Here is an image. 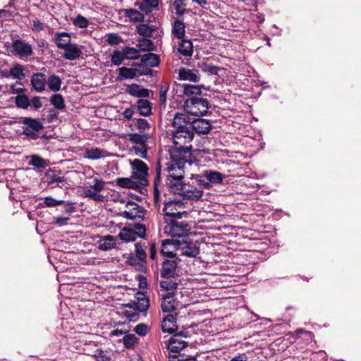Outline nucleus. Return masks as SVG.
<instances>
[{
  "instance_id": "f257e3e1",
  "label": "nucleus",
  "mask_w": 361,
  "mask_h": 361,
  "mask_svg": "<svg viewBox=\"0 0 361 361\" xmlns=\"http://www.w3.org/2000/svg\"><path fill=\"white\" fill-rule=\"evenodd\" d=\"M194 133L191 128L173 130L172 140L176 149L170 150V158L166 163V183L174 191L179 190L183 186L184 178V166L187 160L190 145H188L193 140Z\"/></svg>"
},
{
  "instance_id": "f03ea898",
  "label": "nucleus",
  "mask_w": 361,
  "mask_h": 361,
  "mask_svg": "<svg viewBox=\"0 0 361 361\" xmlns=\"http://www.w3.org/2000/svg\"><path fill=\"white\" fill-rule=\"evenodd\" d=\"M184 110L193 116H204L208 111V102L205 99L191 97L184 102Z\"/></svg>"
},
{
  "instance_id": "7ed1b4c3",
  "label": "nucleus",
  "mask_w": 361,
  "mask_h": 361,
  "mask_svg": "<svg viewBox=\"0 0 361 361\" xmlns=\"http://www.w3.org/2000/svg\"><path fill=\"white\" fill-rule=\"evenodd\" d=\"M164 212L167 217L172 218L171 220L180 219L187 217L188 213L185 210V203L180 200H173L165 204Z\"/></svg>"
},
{
  "instance_id": "20e7f679",
  "label": "nucleus",
  "mask_w": 361,
  "mask_h": 361,
  "mask_svg": "<svg viewBox=\"0 0 361 361\" xmlns=\"http://www.w3.org/2000/svg\"><path fill=\"white\" fill-rule=\"evenodd\" d=\"M105 186V182L97 178H93V183L90 184L89 186L85 187L82 191V195L85 197H89L96 202H102L104 196L99 194Z\"/></svg>"
},
{
  "instance_id": "39448f33",
  "label": "nucleus",
  "mask_w": 361,
  "mask_h": 361,
  "mask_svg": "<svg viewBox=\"0 0 361 361\" xmlns=\"http://www.w3.org/2000/svg\"><path fill=\"white\" fill-rule=\"evenodd\" d=\"M132 166L131 178L137 180V182L142 185L147 184V176L148 175V167L142 161L135 159L130 161Z\"/></svg>"
},
{
  "instance_id": "423d86ee",
  "label": "nucleus",
  "mask_w": 361,
  "mask_h": 361,
  "mask_svg": "<svg viewBox=\"0 0 361 361\" xmlns=\"http://www.w3.org/2000/svg\"><path fill=\"white\" fill-rule=\"evenodd\" d=\"M149 138L147 135H140L137 133H131L128 135V140L134 144L133 150L135 154L141 157L145 158L147 154V140Z\"/></svg>"
},
{
  "instance_id": "0eeeda50",
  "label": "nucleus",
  "mask_w": 361,
  "mask_h": 361,
  "mask_svg": "<svg viewBox=\"0 0 361 361\" xmlns=\"http://www.w3.org/2000/svg\"><path fill=\"white\" fill-rule=\"evenodd\" d=\"M23 134L30 139L38 138V133L43 128L42 123L37 119L31 118H23Z\"/></svg>"
},
{
  "instance_id": "6e6552de",
  "label": "nucleus",
  "mask_w": 361,
  "mask_h": 361,
  "mask_svg": "<svg viewBox=\"0 0 361 361\" xmlns=\"http://www.w3.org/2000/svg\"><path fill=\"white\" fill-rule=\"evenodd\" d=\"M13 48L21 59L27 57L32 54V48L31 45L23 40H15L13 42Z\"/></svg>"
},
{
  "instance_id": "1a4fd4ad",
  "label": "nucleus",
  "mask_w": 361,
  "mask_h": 361,
  "mask_svg": "<svg viewBox=\"0 0 361 361\" xmlns=\"http://www.w3.org/2000/svg\"><path fill=\"white\" fill-rule=\"evenodd\" d=\"M178 249L183 255L190 257H195L200 252L199 247L192 242H178Z\"/></svg>"
},
{
  "instance_id": "9d476101",
  "label": "nucleus",
  "mask_w": 361,
  "mask_h": 361,
  "mask_svg": "<svg viewBox=\"0 0 361 361\" xmlns=\"http://www.w3.org/2000/svg\"><path fill=\"white\" fill-rule=\"evenodd\" d=\"M190 124V119L186 114L176 113L174 115L172 123L174 130L191 128Z\"/></svg>"
},
{
  "instance_id": "9b49d317",
  "label": "nucleus",
  "mask_w": 361,
  "mask_h": 361,
  "mask_svg": "<svg viewBox=\"0 0 361 361\" xmlns=\"http://www.w3.org/2000/svg\"><path fill=\"white\" fill-rule=\"evenodd\" d=\"M165 183H166L165 182ZM166 185H167L171 189V190L175 193L176 192H177V193L182 192V195L184 199L191 200V201L199 200L202 197V195H203L202 190L200 189H198L197 188H193L191 189L183 190V185L182 188L179 190L174 191L169 187V185H168L167 184H166Z\"/></svg>"
},
{
  "instance_id": "f8f14e48",
  "label": "nucleus",
  "mask_w": 361,
  "mask_h": 361,
  "mask_svg": "<svg viewBox=\"0 0 361 361\" xmlns=\"http://www.w3.org/2000/svg\"><path fill=\"white\" fill-rule=\"evenodd\" d=\"M62 50L63 51V57L69 61H74L78 59L82 54V50L80 47L72 42Z\"/></svg>"
},
{
  "instance_id": "ddd939ff",
  "label": "nucleus",
  "mask_w": 361,
  "mask_h": 361,
  "mask_svg": "<svg viewBox=\"0 0 361 361\" xmlns=\"http://www.w3.org/2000/svg\"><path fill=\"white\" fill-rule=\"evenodd\" d=\"M187 345L188 342L183 340L181 336L175 335L169 340L168 348L171 353L176 355V353H178L180 350L185 348Z\"/></svg>"
},
{
  "instance_id": "4468645a",
  "label": "nucleus",
  "mask_w": 361,
  "mask_h": 361,
  "mask_svg": "<svg viewBox=\"0 0 361 361\" xmlns=\"http://www.w3.org/2000/svg\"><path fill=\"white\" fill-rule=\"evenodd\" d=\"M178 241L173 240H165L161 245V253L163 256L173 258L176 255L178 249Z\"/></svg>"
},
{
  "instance_id": "2eb2a0df",
  "label": "nucleus",
  "mask_w": 361,
  "mask_h": 361,
  "mask_svg": "<svg viewBox=\"0 0 361 361\" xmlns=\"http://www.w3.org/2000/svg\"><path fill=\"white\" fill-rule=\"evenodd\" d=\"M191 130L199 134H207L211 129V124L208 120L199 118L191 122Z\"/></svg>"
},
{
  "instance_id": "dca6fc26",
  "label": "nucleus",
  "mask_w": 361,
  "mask_h": 361,
  "mask_svg": "<svg viewBox=\"0 0 361 361\" xmlns=\"http://www.w3.org/2000/svg\"><path fill=\"white\" fill-rule=\"evenodd\" d=\"M123 216L128 219H135L136 217H140V206L133 201H127L126 203V209L123 211Z\"/></svg>"
},
{
  "instance_id": "f3484780",
  "label": "nucleus",
  "mask_w": 361,
  "mask_h": 361,
  "mask_svg": "<svg viewBox=\"0 0 361 361\" xmlns=\"http://www.w3.org/2000/svg\"><path fill=\"white\" fill-rule=\"evenodd\" d=\"M203 176L208 180V182L203 183L204 188H209L211 184H219L221 183L224 176L220 172L216 171H205Z\"/></svg>"
},
{
  "instance_id": "a211bd4d",
  "label": "nucleus",
  "mask_w": 361,
  "mask_h": 361,
  "mask_svg": "<svg viewBox=\"0 0 361 361\" xmlns=\"http://www.w3.org/2000/svg\"><path fill=\"white\" fill-rule=\"evenodd\" d=\"M178 262L174 257L166 260L162 265L161 275L164 278H170L173 276Z\"/></svg>"
},
{
  "instance_id": "6ab92c4d",
  "label": "nucleus",
  "mask_w": 361,
  "mask_h": 361,
  "mask_svg": "<svg viewBox=\"0 0 361 361\" xmlns=\"http://www.w3.org/2000/svg\"><path fill=\"white\" fill-rule=\"evenodd\" d=\"M170 233L172 236L182 237L188 232V225L183 222L177 223L175 220H171Z\"/></svg>"
},
{
  "instance_id": "aec40b11",
  "label": "nucleus",
  "mask_w": 361,
  "mask_h": 361,
  "mask_svg": "<svg viewBox=\"0 0 361 361\" xmlns=\"http://www.w3.org/2000/svg\"><path fill=\"white\" fill-rule=\"evenodd\" d=\"M54 41L59 49H63L71 42V37L66 32H57L54 35Z\"/></svg>"
},
{
  "instance_id": "412c9836",
  "label": "nucleus",
  "mask_w": 361,
  "mask_h": 361,
  "mask_svg": "<svg viewBox=\"0 0 361 361\" xmlns=\"http://www.w3.org/2000/svg\"><path fill=\"white\" fill-rule=\"evenodd\" d=\"M179 78L183 80H188L191 82H198L200 80V75L197 70L182 68L178 72Z\"/></svg>"
},
{
  "instance_id": "4be33fe9",
  "label": "nucleus",
  "mask_w": 361,
  "mask_h": 361,
  "mask_svg": "<svg viewBox=\"0 0 361 361\" xmlns=\"http://www.w3.org/2000/svg\"><path fill=\"white\" fill-rule=\"evenodd\" d=\"M126 91L130 95L135 97L147 98L149 97V90L143 88L137 84L128 85Z\"/></svg>"
},
{
  "instance_id": "5701e85b",
  "label": "nucleus",
  "mask_w": 361,
  "mask_h": 361,
  "mask_svg": "<svg viewBox=\"0 0 361 361\" xmlns=\"http://www.w3.org/2000/svg\"><path fill=\"white\" fill-rule=\"evenodd\" d=\"M178 52L184 56H190L193 53V46L190 40L180 39L177 44Z\"/></svg>"
},
{
  "instance_id": "b1692460",
  "label": "nucleus",
  "mask_w": 361,
  "mask_h": 361,
  "mask_svg": "<svg viewBox=\"0 0 361 361\" xmlns=\"http://www.w3.org/2000/svg\"><path fill=\"white\" fill-rule=\"evenodd\" d=\"M164 185L161 182V167L158 166L156 168V176L154 180V192H153V198L156 204H158L159 196H160V190L161 188Z\"/></svg>"
},
{
  "instance_id": "393cba45",
  "label": "nucleus",
  "mask_w": 361,
  "mask_h": 361,
  "mask_svg": "<svg viewBox=\"0 0 361 361\" xmlns=\"http://www.w3.org/2000/svg\"><path fill=\"white\" fill-rule=\"evenodd\" d=\"M161 328L164 332L174 333L177 330L175 317L172 314L167 315L162 321Z\"/></svg>"
},
{
  "instance_id": "a878e982",
  "label": "nucleus",
  "mask_w": 361,
  "mask_h": 361,
  "mask_svg": "<svg viewBox=\"0 0 361 361\" xmlns=\"http://www.w3.org/2000/svg\"><path fill=\"white\" fill-rule=\"evenodd\" d=\"M161 310L165 312H170L176 307V302L173 298V295L169 293L162 297Z\"/></svg>"
},
{
  "instance_id": "bb28decb",
  "label": "nucleus",
  "mask_w": 361,
  "mask_h": 361,
  "mask_svg": "<svg viewBox=\"0 0 361 361\" xmlns=\"http://www.w3.org/2000/svg\"><path fill=\"white\" fill-rule=\"evenodd\" d=\"M31 83L33 88L39 92L44 90L46 78L45 75L42 73L34 74L31 78Z\"/></svg>"
},
{
  "instance_id": "cd10ccee",
  "label": "nucleus",
  "mask_w": 361,
  "mask_h": 361,
  "mask_svg": "<svg viewBox=\"0 0 361 361\" xmlns=\"http://www.w3.org/2000/svg\"><path fill=\"white\" fill-rule=\"evenodd\" d=\"M116 245V239L112 235H106L99 241V249L101 250H109Z\"/></svg>"
},
{
  "instance_id": "c85d7f7f",
  "label": "nucleus",
  "mask_w": 361,
  "mask_h": 361,
  "mask_svg": "<svg viewBox=\"0 0 361 361\" xmlns=\"http://www.w3.org/2000/svg\"><path fill=\"white\" fill-rule=\"evenodd\" d=\"M137 108L140 115L148 116L152 113L151 103L147 100L140 99L137 102Z\"/></svg>"
},
{
  "instance_id": "c756f323",
  "label": "nucleus",
  "mask_w": 361,
  "mask_h": 361,
  "mask_svg": "<svg viewBox=\"0 0 361 361\" xmlns=\"http://www.w3.org/2000/svg\"><path fill=\"white\" fill-rule=\"evenodd\" d=\"M185 26L184 23L180 20H176L173 24L172 34L178 39H183L185 33Z\"/></svg>"
},
{
  "instance_id": "7c9ffc66",
  "label": "nucleus",
  "mask_w": 361,
  "mask_h": 361,
  "mask_svg": "<svg viewBox=\"0 0 361 361\" xmlns=\"http://www.w3.org/2000/svg\"><path fill=\"white\" fill-rule=\"evenodd\" d=\"M125 17L129 18L130 21L140 22L144 20V16L137 10L133 8L124 9L122 11Z\"/></svg>"
},
{
  "instance_id": "2f4dec72",
  "label": "nucleus",
  "mask_w": 361,
  "mask_h": 361,
  "mask_svg": "<svg viewBox=\"0 0 361 361\" xmlns=\"http://www.w3.org/2000/svg\"><path fill=\"white\" fill-rule=\"evenodd\" d=\"M118 236L121 240L126 242H130L136 240L137 233L131 228H124L120 231Z\"/></svg>"
},
{
  "instance_id": "473e14b6",
  "label": "nucleus",
  "mask_w": 361,
  "mask_h": 361,
  "mask_svg": "<svg viewBox=\"0 0 361 361\" xmlns=\"http://www.w3.org/2000/svg\"><path fill=\"white\" fill-rule=\"evenodd\" d=\"M106 156V152L97 147H92L86 150L85 158L90 159H98Z\"/></svg>"
},
{
  "instance_id": "72a5a7b5",
  "label": "nucleus",
  "mask_w": 361,
  "mask_h": 361,
  "mask_svg": "<svg viewBox=\"0 0 361 361\" xmlns=\"http://www.w3.org/2000/svg\"><path fill=\"white\" fill-rule=\"evenodd\" d=\"M139 8L145 13H150L154 8L158 6V0H143L137 4Z\"/></svg>"
},
{
  "instance_id": "f704fd0d",
  "label": "nucleus",
  "mask_w": 361,
  "mask_h": 361,
  "mask_svg": "<svg viewBox=\"0 0 361 361\" xmlns=\"http://www.w3.org/2000/svg\"><path fill=\"white\" fill-rule=\"evenodd\" d=\"M116 184L124 188H135L140 185L137 180H133L132 178H119L116 179Z\"/></svg>"
},
{
  "instance_id": "c9c22d12",
  "label": "nucleus",
  "mask_w": 361,
  "mask_h": 361,
  "mask_svg": "<svg viewBox=\"0 0 361 361\" xmlns=\"http://www.w3.org/2000/svg\"><path fill=\"white\" fill-rule=\"evenodd\" d=\"M137 302L135 303L136 309L140 312L146 311L149 306L148 299L146 298L145 296L141 293H137Z\"/></svg>"
},
{
  "instance_id": "e433bc0d",
  "label": "nucleus",
  "mask_w": 361,
  "mask_h": 361,
  "mask_svg": "<svg viewBox=\"0 0 361 361\" xmlns=\"http://www.w3.org/2000/svg\"><path fill=\"white\" fill-rule=\"evenodd\" d=\"M142 61L151 67H155L159 63V58L158 55L149 53L142 56Z\"/></svg>"
},
{
  "instance_id": "4c0bfd02",
  "label": "nucleus",
  "mask_w": 361,
  "mask_h": 361,
  "mask_svg": "<svg viewBox=\"0 0 361 361\" xmlns=\"http://www.w3.org/2000/svg\"><path fill=\"white\" fill-rule=\"evenodd\" d=\"M47 85L51 90L54 92H57L61 88V80L59 77L55 75H51L49 77L47 80Z\"/></svg>"
},
{
  "instance_id": "58836bf2",
  "label": "nucleus",
  "mask_w": 361,
  "mask_h": 361,
  "mask_svg": "<svg viewBox=\"0 0 361 361\" xmlns=\"http://www.w3.org/2000/svg\"><path fill=\"white\" fill-rule=\"evenodd\" d=\"M137 46L142 51H149L154 49V44L151 39L142 37L138 39Z\"/></svg>"
},
{
  "instance_id": "ea45409f",
  "label": "nucleus",
  "mask_w": 361,
  "mask_h": 361,
  "mask_svg": "<svg viewBox=\"0 0 361 361\" xmlns=\"http://www.w3.org/2000/svg\"><path fill=\"white\" fill-rule=\"evenodd\" d=\"M10 74L15 79H23L25 77L23 66L19 63H16L11 68Z\"/></svg>"
},
{
  "instance_id": "a19ab883",
  "label": "nucleus",
  "mask_w": 361,
  "mask_h": 361,
  "mask_svg": "<svg viewBox=\"0 0 361 361\" xmlns=\"http://www.w3.org/2000/svg\"><path fill=\"white\" fill-rule=\"evenodd\" d=\"M27 159H30L29 165L33 166L38 169H44L47 166L45 160L37 155H31L27 157Z\"/></svg>"
},
{
  "instance_id": "79ce46f5",
  "label": "nucleus",
  "mask_w": 361,
  "mask_h": 361,
  "mask_svg": "<svg viewBox=\"0 0 361 361\" xmlns=\"http://www.w3.org/2000/svg\"><path fill=\"white\" fill-rule=\"evenodd\" d=\"M51 104L57 109L61 110L65 108V102L63 97L59 94H55L50 98Z\"/></svg>"
},
{
  "instance_id": "37998d69",
  "label": "nucleus",
  "mask_w": 361,
  "mask_h": 361,
  "mask_svg": "<svg viewBox=\"0 0 361 361\" xmlns=\"http://www.w3.org/2000/svg\"><path fill=\"white\" fill-rule=\"evenodd\" d=\"M125 55V58L127 59H137L139 58V50L135 48L125 47L122 49Z\"/></svg>"
},
{
  "instance_id": "c03bdc74",
  "label": "nucleus",
  "mask_w": 361,
  "mask_h": 361,
  "mask_svg": "<svg viewBox=\"0 0 361 361\" xmlns=\"http://www.w3.org/2000/svg\"><path fill=\"white\" fill-rule=\"evenodd\" d=\"M199 68L204 72L209 73L213 75H217L219 68L207 61H203L199 64Z\"/></svg>"
},
{
  "instance_id": "a18cd8bd",
  "label": "nucleus",
  "mask_w": 361,
  "mask_h": 361,
  "mask_svg": "<svg viewBox=\"0 0 361 361\" xmlns=\"http://www.w3.org/2000/svg\"><path fill=\"white\" fill-rule=\"evenodd\" d=\"M125 55L122 50H115L111 54V61L114 65L118 66L122 63L125 59Z\"/></svg>"
},
{
  "instance_id": "49530a36",
  "label": "nucleus",
  "mask_w": 361,
  "mask_h": 361,
  "mask_svg": "<svg viewBox=\"0 0 361 361\" xmlns=\"http://www.w3.org/2000/svg\"><path fill=\"white\" fill-rule=\"evenodd\" d=\"M183 92L187 96L197 95L200 94L201 89L197 85H184Z\"/></svg>"
},
{
  "instance_id": "de8ad7c7",
  "label": "nucleus",
  "mask_w": 361,
  "mask_h": 361,
  "mask_svg": "<svg viewBox=\"0 0 361 361\" xmlns=\"http://www.w3.org/2000/svg\"><path fill=\"white\" fill-rule=\"evenodd\" d=\"M73 23L75 27L80 28H85L88 26L89 21L84 16L78 15L74 19H73Z\"/></svg>"
},
{
  "instance_id": "09e8293b",
  "label": "nucleus",
  "mask_w": 361,
  "mask_h": 361,
  "mask_svg": "<svg viewBox=\"0 0 361 361\" xmlns=\"http://www.w3.org/2000/svg\"><path fill=\"white\" fill-rule=\"evenodd\" d=\"M152 31V28L146 24H140L137 27V33L144 37H150Z\"/></svg>"
},
{
  "instance_id": "8fccbe9b",
  "label": "nucleus",
  "mask_w": 361,
  "mask_h": 361,
  "mask_svg": "<svg viewBox=\"0 0 361 361\" xmlns=\"http://www.w3.org/2000/svg\"><path fill=\"white\" fill-rule=\"evenodd\" d=\"M119 75L123 78L132 79L135 76L136 73L134 69L121 67L119 68Z\"/></svg>"
},
{
  "instance_id": "3c124183",
  "label": "nucleus",
  "mask_w": 361,
  "mask_h": 361,
  "mask_svg": "<svg viewBox=\"0 0 361 361\" xmlns=\"http://www.w3.org/2000/svg\"><path fill=\"white\" fill-rule=\"evenodd\" d=\"M16 104L22 109H27L30 106V99L25 95H18L16 98Z\"/></svg>"
},
{
  "instance_id": "603ef678",
  "label": "nucleus",
  "mask_w": 361,
  "mask_h": 361,
  "mask_svg": "<svg viewBox=\"0 0 361 361\" xmlns=\"http://www.w3.org/2000/svg\"><path fill=\"white\" fill-rule=\"evenodd\" d=\"M123 340L124 345L128 348H133L137 342V338L133 334L125 336Z\"/></svg>"
},
{
  "instance_id": "864d4df0",
  "label": "nucleus",
  "mask_w": 361,
  "mask_h": 361,
  "mask_svg": "<svg viewBox=\"0 0 361 361\" xmlns=\"http://www.w3.org/2000/svg\"><path fill=\"white\" fill-rule=\"evenodd\" d=\"M106 42L111 46L117 45L121 42V37L116 33H110L106 39Z\"/></svg>"
},
{
  "instance_id": "5fc2aeb1",
  "label": "nucleus",
  "mask_w": 361,
  "mask_h": 361,
  "mask_svg": "<svg viewBox=\"0 0 361 361\" xmlns=\"http://www.w3.org/2000/svg\"><path fill=\"white\" fill-rule=\"evenodd\" d=\"M136 257L139 261L143 262L146 259V253L144 247L139 243L135 244Z\"/></svg>"
},
{
  "instance_id": "6e6d98bb",
  "label": "nucleus",
  "mask_w": 361,
  "mask_h": 361,
  "mask_svg": "<svg viewBox=\"0 0 361 361\" xmlns=\"http://www.w3.org/2000/svg\"><path fill=\"white\" fill-rule=\"evenodd\" d=\"M136 127L140 132L144 133L149 128V123L145 119L138 118L136 121Z\"/></svg>"
},
{
  "instance_id": "4d7b16f0",
  "label": "nucleus",
  "mask_w": 361,
  "mask_h": 361,
  "mask_svg": "<svg viewBox=\"0 0 361 361\" xmlns=\"http://www.w3.org/2000/svg\"><path fill=\"white\" fill-rule=\"evenodd\" d=\"M63 200H57L51 197H46L44 200V204L47 207H56L62 204Z\"/></svg>"
},
{
  "instance_id": "13d9d810",
  "label": "nucleus",
  "mask_w": 361,
  "mask_h": 361,
  "mask_svg": "<svg viewBox=\"0 0 361 361\" xmlns=\"http://www.w3.org/2000/svg\"><path fill=\"white\" fill-rule=\"evenodd\" d=\"M123 314L130 322H136L139 319V314L135 310H125Z\"/></svg>"
},
{
  "instance_id": "bf43d9fd",
  "label": "nucleus",
  "mask_w": 361,
  "mask_h": 361,
  "mask_svg": "<svg viewBox=\"0 0 361 361\" xmlns=\"http://www.w3.org/2000/svg\"><path fill=\"white\" fill-rule=\"evenodd\" d=\"M135 331L140 336H145L147 334L148 328L144 324H140L135 328Z\"/></svg>"
},
{
  "instance_id": "052dcab7",
  "label": "nucleus",
  "mask_w": 361,
  "mask_h": 361,
  "mask_svg": "<svg viewBox=\"0 0 361 361\" xmlns=\"http://www.w3.org/2000/svg\"><path fill=\"white\" fill-rule=\"evenodd\" d=\"M30 105H32L35 109H39L42 104L39 97H34L30 100Z\"/></svg>"
},
{
  "instance_id": "680f3d73",
  "label": "nucleus",
  "mask_w": 361,
  "mask_h": 361,
  "mask_svg": "<svg viewBox=\"0 0 361 361\" xmlns=\"http://www.w3.org/2000/svg\"><path fill=\"white\" fill-rule=\"evenodd\" d=\"M135 231L137 233V237H143L145 234V227L142 224H136Z\"/></svg>"
},
{
  "instance_id": "e2e57ef3",
  "label": "nucleus",
  "mask_w": 361,
  "mask_h": 361,
  "mask_svg": "<svg viewBox=\"0 0 361 361\" xmlns=\"http://www.w3.org/2000/svg\"><path fill=\"white\" fill-rule=\"evenodd\" d=\"M44 29L43 23L39 20H35L32 23V30L39 32Z\"/></svg>"
},
{
  "instance_id": "0e129e2a",
  "label": "nucleus",
  "mask_w": 361,
  "mask_h": 361,
  "mask_svg": "<svg viewBox=\"0 0 361 361\" xmlns=\"http://www.w3.org/2000/svg\"><path fill=\"white\" fill-rule=\"evenodd\" d=\"M169 361H195V360L192 357L183 359L176 355H169Z\"/></svg>"
},
{
  "instance_id": "69168bd1",
  "label": "nucleus",
  "mask_w": 361,
  "mask_h": 361,
  "mask_svg": "<svg viewBox=\"0 0 361 361\" xmlns=\"http://www.w3.org/2000/svg\"><path fill=\"white\" fill-rule=\"evenodd\" d=\"M69 221V218L68 217H58L55 221V224L59 226H62L66 225L68 221Z\"/></svg>"
},
{
  "instance_id": "338daca9",
  "label": "nucleus",
  "mask_w": 361,
  "mask_h": 361,
  "mask_svg": "<svg viewBox=\"0 0 361 361\" xmlns=\"http://www.w3.org/2000/svg\"><path fill=\"white\" fill-rule=\"evenodd\" d=\"M161 286L163 288H164V289H166L167 290H172V289L175 288L176 284L175 283H171L168 281H161Z\"/></svg>"
},
{
  "instance_id": "774afa93",
  "label": "nucleus",
  "mask_w": 361,
  "mask_h": 361,
  "mask_svg": "<svg viewBox=\"0 0 361 361\" xmlns=\"http://www.w3.org/2000/svg\"><path fill=\"white\" fill-rule=\"evenodd\" d=\"M133 114H134V111L131 108L126 109L123 113V117L128 120H130V118H132Z\"/></svg>"
}]
</instances>
